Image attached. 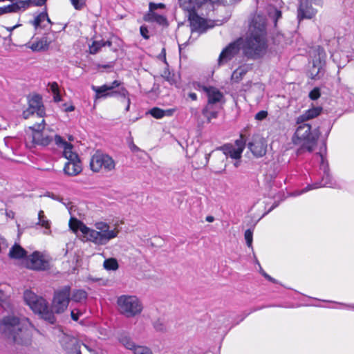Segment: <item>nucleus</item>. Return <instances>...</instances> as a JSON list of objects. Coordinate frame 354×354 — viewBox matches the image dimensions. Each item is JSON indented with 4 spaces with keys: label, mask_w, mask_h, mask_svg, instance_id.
<instances>
[{
    "label": "nucleus",
    "mask_w": 354,
    "mask_h": 354,
    "mask_svg": "<svg viewBox=\"0 0 354 354\" xmlns=\"http://www.w3.org/2000/svg\"><path fill=\"white\" fill-rule=\"evenodd\" d=\"M266 18L255 16L250 26L249 33L242 41V50L248 59H257L263 57L267 48L266 39Z\"/></svg>",
    "instance_id": "f257e3e1"
},
{
    "label": "nucleus",
    "mask_w": 354,
    "mask_h": 354,
    "mask_svg": "<svg viewBox=\"0 0 354 354\" xmlns=\"http://www.w3.org/2000/svg\"><path fill=\"white\" fill-rule=\"evenodd\" d=\"M33 328L28 319L24 317L8 315L0 321L1 332L18 344L30 343Z\"/></svg>",
    "instance_id": "f03ea898"
},
{
    "label": "nucleus",
    "mask_w": 354,
    "mask_h": 354,
    "mask_svg": "<svg viewBox=\"0 0 354 354\" xmlns=\"http://www.w3.org/2000/svg\"><path fill=\"white\" fill-rule=\"evenodd\" d=\"M70 227L75 232L82 234V239L91 241L97 245H106L111 239L117 237L119 231L112 228L106 223L97 222L95 224V229L86 226L82 222L75 220L70 221Z\"/></svg>",
    "instance_id": "7ed1b4c3"
},
{
    "label": "nucleus",
    "mask_w": 354,
    "mask_h": 354,
    "mask_svg": "<svg viewBox=\"0 0 354 354\" xmlns=\"http://www.w3.org/2000/svg\"><path fill=\"white\" fill-rule=\"evenodd\" d=\"M55 145L63 149V156L67 159L64 167V171L68 176H76L82 171V165L76 153L73 151V145L66 142L59 135L54 137Z\"/></svg>",
    "instance_id": "20e7f679"
},
{
    "label": "nucleus",
    "mask_w": 354,
    "mask_h": 354,
    "mask_svg": "<svg viewBox=\"0 0 354 354\" xmlns=\"http://www.w3.org/2000/svg\"><path fill=\"white\" fill-rule=\"evenodd\" d=\"M24 300L32 311L41 316V317L53 324L55 321L53 310L49 308L46 301L36 295L30 290L24 292Z\"/></svg>",
    "instance_id": "39448f33"
},
{
    "label": "nucleus",
    "mask_w": 354,
    "mask_h": 354,
    "mask_svg": "<svg viewBox=\"0 0 354 354\" xmlns=\"http://www.w3.org/2000/svg\"><path fill=\"white\" fill-rule=\"evenodd\" d=\"M117 305L120 313L127 318L134 317L141 314L143 304L135 295H121L118 297Z\"/></svg>",
    "instance_id": "423d86ee"
},
{
    "label": "nucleus",
    "mask_w": 354,
    "mask_h": 354,
    "mask_svg": "<svg viewBox=\"0 0 354 354\" xmlns=\"http://www.w3.org/2000/svg\"><path fill=\"white\" fill-rule=\"evenodd\" d=\"M298 124L294 137L295 142L301 144L304 149L312 151L319 137L317 131H311V127L309 124L303 122Z\"/></svg>",
    "instance_id": "0eeeda50"
},
{
    "label": "nucleus",
    "mask_w": 354,
    "mask_h": 354,
    "mask_svg": "<svg viewBox=\"0 0 354 354\" xmlns=\"http://www.w3.org/2000/svg\"><path fill=\"white\" fill-rule=\"evenodd\" d=\"M115 165L111 156L100 151L95 153L90 160L91 169L94 172H111L115 169Z\"/></svg>",
    "instance_id": "6e6552de"
},
{
    "label": "nucleus",
    "mask_w": 354,
    "mask_h": 354,
    "mask_svg": "<svg viewBox=\"0 0 354 354\" xmlns=\"http://www.w3.org/2000/svg\"><path fill=\"white\" fill-rule=\"evenodd\" d=\"M42 122L37 127V131H31L30 134L27 133L25 143L28 148L33 149L37 146L46 147L53 140L52 136L45 134L42 131Z\"/></svg>",
    "instance_id": "1a4fd4ad"
},
{
    "label": "nucleus",
    "mask_w": 354,
    "mask_h": 354,
    "mask_svg": "<svg viewBox=\"0 0 354 354\" xmlns=\"http://www.w3.org/2000/svg\"><path fill=\"white\" fill-rule=\"evenodd\" d=\"M70 295L71 287L69 286L55 291L52 304L53 313L58 314L63 313L68 306Z\"/></svg>",
    "instance_id": "9d476101"
},
{
    "label": "nucleus",
    "mask_w": 354,
    "mask_h": 354,
    "mask_svg": "<svg viewBox=\"0 0 354 354\" xmlns=\"http://www.w3.org/2000/svg\"><path fill=\"white\" fill-rule=\"evenodd\" d=\"M120 85V82L115 80L110 85L92 86V89L95 92V99L111 97L116 94H119L125 98L128 95V91L124 88L121 87L118 91L114 90Z\"/></svg>",
    "instance_id": "9b49d317"
},
{
    "label": "nucleus",
    "mask_w": 354,
    "mask_h": 354,
    "mask_svg": "<svg viewBox=\"0 0 354 354\" xmlns=\"http://www.w3.org/2000/svg\"><path fill=\"white\" fill-rule=\"evenodd\" d=\"M321 157V169L323 170L324 176L322 178V180L320 182H317L315 183H313L312 185H308L306 186L304 189H301L299 192H294L292 195L294 196H297L299 195H301V194H304L305 192H307L310 190L317 189L319 187H335V183H333V180L329 174L328 172V164L324 162V158L322 155H320Z\"/></svg>",
    "instance_id": "f8f14e48"
},
{
    "label": "nucleus",
    "mask_w": 354,
    "mask_h": 354,
    "mask_svg": "<svg viewBox=\"0 0 354 354\" xmlns=\"http://www.w3.org/2000/svg\"><path fill=\"white\" fill-rule=\"evenodd\" d=\"M313 59V67L310 69V75L313 79L320 77V73L325 64L326 54L320 46H317L310 53Z\"/></svg>",
    "instance_id": "ddd939ff"
},
{
    "label": "nucleus",
    "mask_w": 354,
    "mask_h": 354,
    "mask_svg": "<svg viewBox=\"0 0 354 354\" xmlns=\"http://www.w3.org/2000/svg\"><path fill=\"white\" fill-rule=\"evenodd\" d=\"M245 148V142L242 139L237 140L234 145L227 144L221 147L223 153L231 158L239 160Z\"/></svg>",
    "instance_id": "4468645a"
},
{
    "label": "nucleus",
    "mask_w": 354,
    "mask_h": 354,
    "mask_svg": "<svg viewBox=\"0 0 354 354\" xmlns=\"http://www.w3.org/2000/svg\"><path fill=\"white\" fill-rule=\"evenodd\" d=\"M240 46V41H236L230 44L226 48H225L221 53L218 59V66L223 65L230 61L239 53Z\"/></svg>",
    "instance_id": "2eb2a0df"
},
{
    "label": "nucleus",
    "mask_w": 354,
    "mask_h": 354,
    "mask_svg": "<svg viewBox=\"0 0 354 354\" xmlns=\"http://www.w3.org/2000/svg\"><path fill=\"white\" fill-rule=\"evenodd\" d=\"M60 344L63 348L70 354H82L80 349V342L73 336L63 334L60 339Z\"/></svg>",
    "instance_id": "dca6fc26"
},
{
    "label": "nucleus",
    "mask_w": 354,
    "mask_h": 354,
    "mask_svg": "<svg viewBox=\"0 0 354 354\" xmlns=\"http://www.w3.org/2000/svg\"><path fill=\"white\" fill-rule=\"evenodd\" d=\"M316 12L317 10L312 7L309 0H301L297 14L299 21L304 19H311L316 15Z\"/></svg>",
    "instance_id": "f3484780"
},
{
    "label": "nucleus",
    "mask_w": 354,
    "mask_h": 354,
    "mask_svg": "<svg viewBox=\"0 0 354 354\" xmlns=\"http://www.w3.org/2000/svg\"><path fill=\"white\" fill-rule=\"evenodd\" d=\"M28 259L32 264L37 266H45L52 261L51 257L46 251H35L28 257Z\"/></svg>",
    "instance_id": "a211bd4d"
},
{
    "label": "nucleus",
    "mask_w": 354,
    "mask_h": 354,
    "mask_svg": "<svg viewBox=\"0 0 354 354\" xmlns=\"http://www.w3.org/2000/svg\"><path fill=\"white\" fill-rule=\"evenodd\" d=\"M203 91L208 98L207 104L211 106L221 102L223 98V93L216 88L212 86H203Z\"/></svg>",
    "instance_id": "6ab92c4d"
},
{
    "label": "nucleus",
    "mask_w": 354,
    "mask_h": 354,
    "mask_svg": "<svg viewBox=\"0 0 354 354\" xmlns=\"http://www.w3.org/2000/svg\"><path fill=\"white\" fill-rule=\"evenodd\" d=\"M189 20L192 26V30L204 31L205 30L206 21L199 17L194 11H190L189 13Z\"/></svg>",
    "instance_id": "aec40b11"
},
{
    "label": "nucleus",
    "mask_w": 354,
    "mask_h": 354,
    "mask_svg": "<svg viewBox=\"0 0 354 354\" xmlns=\"http://www.w3.org/2000/svg\"><path fill=\"white\" fill-rule=\"evenodd\" d=\"M28 107L36 112V115H45L44 107L39 95H35L29 99Z\"/></svg>",
    "instance_id": "412c9836"
},
{
    "label": "nucleus",
    "mask_w": 354,
    "mask_h": 354,
    "mask_svg": "<svg viewBox=\"0 0 354 354\" xmlns=\"http://www.w3.org/2000/svg\"><path fill=\"white\" fill-rule=\"evenodd\" d=\"M322 108L321 106H313L307 111H306L303 114L300 115L297 118V124H300L305 122L309 120L313 119L322 113Z\"/></svg>",
    "instance_id": "4be33fe9"
},
{
    "label": "nucleus",
    "mask_w": 354,
    "mask_h": 354,
    "mask_svg": "<svg viewBox=\"0 0 354 354\" xmlns=\"http://www.w3.org/2000/svg\"><path fill=\"white\" fill-rule=\"evenodd\" d=\"M144 20L147 22H156L162 26L168 25L166 17L153 10H149V12L144 16Z\"/></svg>",
    "instance_id": "5701e85b"
},
{
    "label": "nucleus",
    "mask_w": 354,
    "mask_h": 354,
    "mask_svg": "<svg viewBox=\"0 0 354 354\" xmlns=\"http://www.w3.org/2000/svg\"><path fill=\"white\" fill-rule=\"evenodd\" d=\"M251 152L257 157L263 156L266 151V147L261 140H255L248 144Z\"/></svg>",
    "instance_id": "b1692460"
},
{
    "label": "nucleus",
    "mask_w": 354,
    "mask_h": 354,
    "mask_svg": "<svg viewBox=\"0 0 354 354\" xmlns=\"http://www.w3.org/2000/svg\"><path fill=\"white\" fill-rule=\"evenodd\" d=\"M252 68L249 64H243L238 67L232 74L231 80L233 82H239L246 75V73Z\"/></svg>",
    "instance_id": "393cba45"
},
{
    "label": "nucleus",
    "mask_w": 354,
    "mask_h": 354,
    "mask_svg": "<svg viewBox=\"0 0 354 354\" xmlns=\"http://www.w3.org/2000/svg\"><path fill=\"white\" fill-rule=\"evenodd\" d=\"M27 251L20 245L15 243L10 249L8 256L10 259H21L27 257Z\"/></svg>",
    "instance_id": "a878e982"
},
{
    "label": "nucleus",
    "mask_w": 354,
    "mask_h": 354,
    "mask_svg": "<svg viewBox=\"0 0 354 354\" xmlns=\"http://www.w3.org/2000/svg\"><path fill=\"white\" fill-rule=\"evenodd\" d=\"M175 109H162L154 107L149 111V113L156 119H161L164 117H171L175 113Z\"/></svg>",
    "instance_id": "bb28decb"
},
{
    "label": "nucleus",
    "mask_w": 354,
    "mask_h": 354,
    "mask_svg": "<svg viewBox=\"0 0 354 354\" xmlns=\"http://www.w3.org/2000/svg\"><path fill=\"white\" fill-rule=\"evenodd\" d=\"M37 224L44 227L45 230L44 232V234H50V221L46 218L44 211L42 210H40L38 213V222Z\"/></svg>",
    "instance_id": "cd10ccee"
},
{
    "label": "nucleus",
    "mask_w": 354,
    "mask_h": 354,
    "mask_svg": "<svg viewBox=\"0 0 354 354\" xmlns=\"http://www.w3.org/2000/svg\"><path fill=\"white\" fill-rule=\"evenodd\" d=\"M87 298V293L83 290H73L70 300L74 302L82 303Z\"/></svg>",
    "instance_id": "c85d7f7f"
},
{
    "label": "nucleus",
    "mask_w": 354,
    "mask_h": 354,
    "mask_svg": "<svg viewBox=\"0 0 354 354\" xmlns=\"http://www.w3.org/2000/svg\"><path fill=\"white\" fill-rule=\"evenodd\" d=\"M203 114L210 122L212 119L217 118L218 111L214 105L207 104L203 110Z\"/></svg>",
    "instance_id": "c756f323"
},
{
    "label": "nucleus",
    "mask_w": 354,
    "mask_h": 354,
    "mask_svg": "<svg viewBox=\"0 0 354 354\" xmlns=\"http://www.w3.org/2000/svg\"><path fill=\"white\" fill-rule=\"evenodd\" d=\"M119 342L127 349L133 351L136 346L131 337L126 334H121L118 338Z\"/></svg>",
    "instance_id": "7c9ffc66"
},
{
    "label": "nucleus",
    "mask_w": 354,
    "mask_h": 354,
    "mask_svg": "<svg viewBox=\"0 0 354 354\" xmlns=\"http://www.w3.org/2000/svg\"><path fill=\"white\" fill-rule=\"evenodd\" d=\"M44 21H46L49 24L50 23V21L47 14L41 12L35 18L32 24L35 28L41 27L42 23Z\"/></svg>",
    "instance_id": "2f4dec72"
},
{
    "label": "nucleus",
    "mask_w": 354,
    "mask_h": 354,
    "mask_svg": "<svg viewBox=\"0 0 354 354\" xmlns=\"http://www.w3.org/2000/svg\"><path fill=\"white\" fill-rule=\"evenodd\" d=\"M154 329L158 332H165L167 330V324L162 319H157L153 324Z\"/></svg>",
    "instance_id": "473e14b6"
},
{
    "label": "nucleus",
    "mask_w": 354,
    "mask_h": 354,
    "mask_svg": "<svg viewBox=\"0 0 354 354\" xmlns=\"http://www.w3.org/2000/svg\"><path fill=\"white\" fill-rule=\"evenodd\" d=\"M133 351L134 354H153L150 348L141 345H136Z\"/></svg>",
    "instance_id": "72a5a7b5"
},
{
    "label": "nucleus",
    "mask_w": 354,
    "mask_h": 354,
    "mask_svg": "<svg viewBox=\"0 0 354 354\" xmlns=\"http://www.w3.org/2000/svg\"><path fill=\"white\" fill-rule=\"evenodd\" d=\"M104 46L103 40L93 41L92 45L89 46V51L91 54H96L99 52L102 47Z\"/></svg>",
    "instance_id": "f704fd0d"
},
{
    "label": "nucleus",
    "mask_w": 354,
    "mask_h": 354,
    "mask_svg": "<svg viewBox=\"0 0 354 354\" xmlns=\"http://www.w3.org/2000/svg\"><path fill=\"white\" fill-rule=\"evenodd\" d=\"M46 46V41H44V40H41V41L32 43L30 46V48L34 51H39V50L45 49Z\"/></svg>",
    "instance_id": "c9c22d12"
},
{
    "label": "nucleus",
    "mask_w": 354,
    "mask_h": 354,
    "mask_svg": "<svg viewBox=\"0 0 354 354\" xmlns=\"http://www.w3.org/2000/svg\"><path fill=\"white\" fill-rule=\"evenodd\" d=\"M44 115H36V117L38 118V120L36 121V122L31 127H29V129L30 131H37V127L40 124L41 122H42V131L45 129V120L44 119Z\"/></svg>",
    "instance_id": "e433bc0d"
},
{
    "label": "nucleus",
    "mask_w": 354,
    "mask_h": 354,
    "mask_svg": "<svg viewBox=\"0 0 354 354\" xmlns=\"http://www.w3.org/2000/svg\"><path fill=\"white\" fill-rule=\"evenodd\" d=\"M244 236H245V239L246 241L247 245L249 248L252 247L253 232L250 229L247 230L245 232Z\"/></svg>",
    "instance_id": "4c0bfd02"
},
{
    "label": "nucleus",
    "mask_w": 354,
    "mask_h": 354,
    "mask_svg": "<svg viewBox=\"0 0 354 354\" xmlns=\"http://www.w3.org/2000/svg\"><path fill=\"white\" fill-rule=\"evenodd\" d=\"M15 10H16V6L14 5L1 7L0 8V15H3L4 13L15 12Z\"/></svg>",
    "instance_id": "58836bf2"
},
{
    "label": "nucleus",
    "mask_w": 354,
    "mask_h": 354,
    "mask_svg": "<svg viewBox=\"0 0 354 354\" xmlns=\"http://www.w3.org/2000/svg\"><path fill=\"white\" fill-rule=\"evenodd\" d=\"M320 97V90L319 88H313L309 93V97L313 100H317Z\"/></svg>",
    "instance_id": "ea45409f"
},
{
    "label": "nucleus",
    "mask_w": 354,
    "mask_h": 354,
    "mask_svg": "<svg viewBox=\"0 0 354 354\" xmlns=\"http://www.w3.org/2000/svg\"><path fill=\"white\" fill-rule=\"evenodd\" d=\"M268 113L267 111L262 110L255 115L254 118L258 121H262L268 117Z\"/></svg>",
    "instance_id": "a19ab883"
},
{
    "label": "nucleus",
    "mask_w": 354,
    "mask_h": 354,
    "mask_svg": "<svg viewBox=\"0 0 354 354\" xmlns=\"http://www.w3.org/2000/svg\"><path fill=\"white\" fill-rule=\"evenodd\" d=\"M71 1L74 8L78 10H82L85 5L83 0H71Z\"/></svg>",
    "instance_id": "79ce46f5"
},
{
    "label": "nucleus",
    "mask_w": 354,
    "mask_h": 354,
    "mask_svg": "<svg viewBox=\"0 0 354 354\" xmlns=\"http://www.w3.org/2000/svg\"><path fill=\"white\" fill-rule=\"evenodd\" d=\"M23 117L24 119H28L30 117H36V112L28 107L26 110L24 111Z\"/></svg>",
    "instance_id": "37998d69"
},
{
    "label": "nucleus",
    "mask_w": 354,
    "mask_h": 354,
    "mask_svg": "<svg viewBox=\"0 0 354 354\" xmlns=\"http://www.w3.org/2000/svg\"><path fill=\"white\" fill-rule=\"evenodd\" d=\"M165 4L160 3H150L149 5V10H153L156 11L157 9H163L165 8Z\"/></svg>",
    "instance_id": "c03bdc74"
},
{
    "label": "nucleus",
    "mask_w": 354,
    "mask_h": 354,
    "mask_svg": "<svg viewBox=\"0 0 354 354\" xmlns=\"http://www.w3.org/2000/svg\"><path fill=\"white\" fill-rule=\"evenodd\" d=\"M103 266H118V263L116 259L110 258L104 260Z\"/></svg>",
    "instance_id": "a18cd8bd"
},
{
    "label": "nucleus",
    "mask_w": 354,
    "mask_h": 354,
    "mask_svg": "<svg viewBox=\"0 0 354 354\" xmlns=\"http://www.w3.org/2000/svg\"><path fill=\"white\" fill-rule=\"evenodd\" d=\"M48 86L50 87V90L53 93H56L59 92V86L57 82H54L48 84Z\"/></svg>",
    "instance_id": "49530a36"
},
{
    "label": "nucleus",
    "mask_w": 354,
    "mask_h": 354,
    "mask_svg": "<svg viewBox=\"0 0 354 354\" xmlns=\"http://www.w3.org/2000/svg\"><path fill=\"white\" fill-rule=\"evenodd\" d=\"M82 315V312L80 310L74 309L71 310V318L74 321H77L79 319V316Z\"/></svg>",
    "instance_id": "de8ad7c7"
},
{
    "label": "nucleus",
    "mask_w": 354,
    "mask_h": 354,
    "mask_svg": "<svg viewBox=\"0 0 354 354\" xmlns=\"http://www.w3.org/2000/svg\"><path fill=\"white\" fill-rule=\"evenodd\" d=\"M141 35L146 39L149 38L148 29L146 26H142L140 28Z\"/></svg>",
    "instance_id": "09e8293b"
},
{
    "label": "nucleus",
    "mask_w": 354,
    "mask_h": 354,
    "mask_svg": "<svg viewBox=\"0 0 354 354\" xmlns=\"http://www.w3.org/2000/svg\"><path fill=\"white\" fill-rule=\"evenodd\" d=\"M20 8H23L24 10H25L26 8H27L28 7H29L30 5L32 4V0H26V1H21L20 3Z\"/></svg>",
    "instance_id": "8fccbe9b"
},
{
    "label": "nucleus",
    "mask_w": 354,
    "mask_h": 354,
    "mask_svg": "<svg viewBox=\"0 0 354 354\" xmlns=\"http://www.w3.org/2000/svg\"><path fill=\"white\" fill-rule=\"evenodd\" d=\"M6 294L3 290H0V305L1 306H3V304L6 301Z\"/></svg>",
    "instance_id": "3c124183"
},
{
    "label": "nucleus",
    "mask_w": 354,
    "mask_h": 354,
    "mask_svg": "<svg viewBox=\"0 0 354 354\" xmlns=\"http://www.w3.org/2000/svg\"><path fill=\"white\" fill-rule=\"evenodd\" d=\"M83 346L86 348V350L91 353V354L93 353L96 351L94 346L93 344H83Z\"/></svg>",
    "instance_id": "603ef678"
},
{
    "label": "nucleus",
    "mask_w": 354,
    "mask_h": 354,
    "mask_svg": "<svg viewBox=\"0 0 354 354\" xmlns=\"http://www.w3.org/2000/svg\"><path fill=\"white\" fill-rule=\"evenodd\" d=\"M272 17L274 18V22L276 23L277 19H279L281 17V11L277 9H274V13Z\"/></svg>",
    "instance_id": "864d4df0"
},
{
    "label": "nucleus",
    "mask_w": 354,
    "mask_h": 354,
    "mask_svg": "<svg viewBox=\"0 0 354 354\" xmlns=\"http://www.w3.org/2000/svg\"><path fill=\"white\" fill-rule=\"evenodd\" d=\"M260 272L266 278L268 279L269 281L273 282V283H276V280L274 279H273L272 277H271L270 276H269L268 274H267L262 269L261 267H260Z\"/></svg>",
    "instance_id": "5fc2aeb1"
},
{
    "label": "nucleus",
    "mask_w": 354,
    "mask_h": 354,
    "mask_svg": "<svg viewBox=\"0 0 354 354\" xmlns=\"http://www.w3.org/2000/svg\"><path fill=\"white\" fill-rule=\"evenodd\" d=\"M64 111L66 112H71L75 109V107L73 105L66 106V104H64Z\"/></svg>",
    "instance_id": "6e6d98bb"
},
{
    "label": "nucleus",
    "mask_w": 354,
    "mask_h": 354,
    "mask_svg": "<svg viewBox=\"0 0 354 354\" xmlns=\"http://www.w3.org/2000/svg\"><path fill=\"white\" fill-rule=\"evenodd\" d=\"M53 100L56 102H60L62 100L59 92L53 93Z\"/></svg>",
    "instance_id": "4d7b16f0"
},
{
    "label": "nucleus",
    "mask_w": 354,
    "mask_h": 354,
    "mask_svg": "<svg viewBox=\"0 0 354 354\" xmlns=\"http://www.w3.org/2000/svg\"><path fill=\"white\" fill-rule=\"evenodd\" d=\"M341 306L347 308L348 309L354 310V304H339Z\"/></svg>",
    "instance_id": "13d9d810"
},
{
    "label": "nucleus",
    "mask_w": 354,
    "mask_h": 354,
    "mask_svg": "<svg viewBox=\"0 0 354 354\" xmlns=\"http://www.w3.org/2000/svg\"><path fill=\"white\" fill-rule=\"evenodd\" d=\"M188 96L194 101L197 100V95L195 93H189Z\"/></svg>",
    "instance_id": "bf43d9fd"
},
{
    "label": "nucleus",
    "mask_w": 354,
    "mask_h": 354,
    "mask_svg": "<svg viewBox=\"0 0 354 354\" xmlns=\"http://www.w3.org/2000/svg\"><path fill=\"white\" fill-rule=\"evenodd\" d=\"M28 268H30L32 270H45L46 269V267H39V266H37V267H28Z\"/></svg>",
    "instance_id": "052dcab7"
},
{
    "label": "nucleus",
    "mask_w": 354,
    "mask_h": 354,
    "mask_svg": "<svg viewBox=\"0 0 354 354\" xmlns=\"http://www.w3.org/2000/svg\"><path fill=\"white\" fill-rule=\"evenodd\" d=\"M130 148H131V151H134V152L139 150V148L134 144H131L130 146Z\"/></svg>",
    "instance_id": "680f3d73"
},
{
    "label": "nucleus",
    "mask_w": 354,
    "mask_h": 354,
    "mask_svg": "<svg viewBox=\"0 0 354 354\" xmlns=\"http://www.w3.org/2000/svg\"><path fill=\"white\" fill-rule=\"evenodd\" d=\"M206 221L212 223L214 221V217L212 216H207L205 218Z\"/></svg>",
    "instance_id": "e2e57ef3"
},
{
    "label": "nucleus",
    "mask_w": 354,
    "mask_h": 354,
    "mask_svg": "<svg viewBox=\"0 0 354 354\" xmlns=\"http://www.w3.org/2000/svg\"><path fill=\"white\" fill-rule=\"evenodd\" d=\"M103 44H104V46H111L112 45V43L110 41H103Z\"/></svg>",
    "instance_id": "0e129e2a"
},
{
    "label": "nucleus",
    "mask_w": 354,
    "mask_h": 354,
    "mask_svg": "<svg viewBox=\"0 0 354 354\" xmlns=\"http://www.w3.org/2000/svg\"><path fill=\"white\" fill-rule=\"evenodd\" d=\"M127 107H126V111H129V107H130V99L128 97L127 99Z\"/></svg>",
    "instance_id": "69168bd1"
},
{
    "label": "nucleus",
    "mask_w": 354,
    "mask_h": 354,
    "mask_svg": "<svg viewBox=\"0 0 354 354\" xmlns=\"http://www.w3.org/2000/svg\"><path fill=\"white\" fill-rule=\"evenodd\" d=\"M19 25H16V26H14L12 27H9V28H7V30L9 31V32H12L14 29H15L17 27H18Z\"/></svg>",
    "instance_id": "338daca9"
},
{
    "label": "nucleus",
    "mask_w": 354,
    "mask_h": 354,
    "mask_svg": "<svg viewBox=\"0 0 354 354\" xmlns=\"http://www.w3.org/2000/svg\"><path fill=\"white\" fill-rule=\"evenodd\" d=\"M166 80L169 82V84H174V81L172 78H170L169 77H166Z\"/></svg>",
    "instance_id": "774afa93"
}]
</instances>
